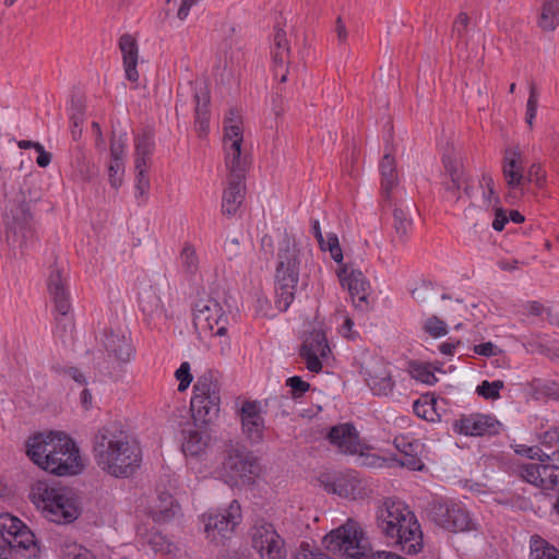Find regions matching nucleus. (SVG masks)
I'll return each mask as SVG.
<instances>
[{"instance_id": "nucleus-1", "label": "nucleus", "mask_w": 559, "mask_h": 559, "mask_svg": "<svg viewBox=\"0 0 559 559\" xmlns=\"http://www.w3.org/2000/svg\"><path fill=\"white\" fill-rule=\"evenodd\" d=\"M97 465L115 477H129L140 466L141 451L117 423L100 428L93 439Z\"/></svg>"}, {"instance_id": "nucleus-2", "label": "nucleus", "mask_w": 559, "mask_h": 559, "mask_svg": "<svg viewBox=\"0 0 559 559\" xmlns=\"http://www.w3.org/2000/svg\"><path fill=\"white\" fill-rule=\"evenodd\" d=\"M28 498L51 522L67 524L80 515L78 499L70 488L36 481L31 486Z\"/></svg>"}, {"instance_id": "nucleus-3", "label": "nucleus", "mask_w": 559, "mask_h": 559, "mask_svg": "<svg viewBox=\"0 0 559 559\" xmlns=\"http://www.w3.org/2000/svg\"><path fill=\"white\" fill-rule=\"evenodd\" d=\"M72 447V439L61 431L39 432L29 438L26 442L27 456L40 468L58 475L64 476L67 472L72 471L76 464L69 461V465L53 460L58 451H68Z\"/></svg>"}, {"instance_id": "nucleus-4", "label": "nucleus", "mask_w": 559, "mask_h": 559, "mask_svg": "<svg viewBox=\"0 0 559 559\" xmlns=\"http://www.w3.org/2000/svg\"><path fill=\"white\" fill-rule=\"evenodd\" d=\"M299 250L296 242L285 234L278 248L275 272V304L281 311H286L295 299L299 281Z\"/></svg>"}, {"instance_id": "nucleus-5", "label": "nucleus", "mask_w": 559, "mask_h": 559, "mask_svg": "<svg viewBox=\"0 0 559 559\" xmlns=\"http://www.w3.org/2000/svg\"><path fill=\"white\" fill-rule=\"evenodd\" d=\"M324 547L333 555L347 559H369L368 538L360 524L348 519L342 526L331 531L323 537Z\"/></svg>"}, {"instance_id": "nucleus-6", "label": "nucleus", "mask_w": 559, "mask_h": 559, "mask_svg": "<svg viewBox=\"0 0 559 559\" xmlns=\"http://www.w3.org/2000/svg\"><path fill=\"white\" fill-rule=\"evenodd\" d=\"M32 199L23 189L16 191L9 200L3 213V225L8 246L13 250H22L31 234L29 223Z\"/></svg>"}, {"instance_id": "nucleus-7", "label": "nucleus", "mask_w": 559, "mask_h": 559, "mask_svg": "<svg viewBox=\"0 0 559 559\" xmlns=\"http://www.w3.org/2000/svg\"><path fill=\"white\" fill-rule=\"evenodd\" d=\"M221 385L212 371L201 374L193 386L190 403L192 419L195 425H210L219 414Z\"/></svg>"}, {"instance_id": "nucleus-8", "label": "nucleus", "mask_w": 559, "mask_h": 559, "mask_svg": "<svg viewBox=\"0 0 559 559\" xmlns=\"http://www.w3.org/2000/svg\"><path fill=\"white\" fill-rule=\"evenodd\" d=\"M225 164L228 169L227 178L245 179L250 159L242 150L243 130L241 118L237 110L230 109L224 121Z\"/></svg>"}, {"instance_id": "nucleus-9", "label": "nucleus", "mask_w": 559, "mask_h": 559, "mask_svg": "<svg viewBox=\"0 0 559 559\" xmlns=\"http://www.w3.org/2000/svg\"><path fill=\"white\" fill-rule=\"evenodd\" d=\"M251 546L260 559H286L287 549L284 538L274 525L265 521L257 522L250 531Z\"/></svg>"}, {"instance_id": "nucleus-10", "label": "nucleus", "mask_w": 559, "mask_h": 559, "mask_svg": "<svg viewBox=\"0 0 559 559\" xmlns=\"http://www.w3.org/2000/svg\"><path fill=\"white\" fill-rule=\"evenodd\" d=\"M431 520L451 532H465L475 528L469 513L461 504L452 501L435 500L429 508Z\"/></svg>"}, {"instance_id": "nucleus-11", "label": "nucleus", "mask_w": 559, "mask_h": 559, "mask_svg": "<svg viewBox=\"0 0 559 559\" xmlns=\"http://www.w3.org/2000/svg\"><path fill=\"white\" fill-rule=\"evenodd\" d=\"M227 321L228 318L217 300L206 298L195 302L193 324L200 334L223 336L227 332Z\"/></svg>"}, {"instance_id": "nucleus-12", "label": "nucleus", "mask_w": 559, "mask_h": 559, "mask_svg": "<svg viewBox=\"0 0 559 559\" xmlns=\"http://www.w3.org/2000/svg\"><path fill=\"white\" fill-rule=\"evenodd\" d=\"M382 534L406 555H416L424 547L423 531L412 511L406 512V515L397 523L393 532L384 531Z\"/></svg>"}, {"instance_id": "nucleus-13", "label": "nucleus", "mask_w": 559, "mask_h": 559, "mask_svg": "<svg viewBox=\"0 0 559 559\" xmlns=\"http://www.w3.org/2000/svg\"><path fill=\"white\" fill-rule=\"evenodd\" d=\"M0 537L3 545L13 549L33 550L35 556L37 543L34 533L19 518L10 514H0Z\"/></svg>"}, {"instance_id": "nucleus-14", "label": "nucleus", "mask_w": 559, "mask_h": 559, "mask_svg": "<svg viewBox=\"0 0 559 559\" xmlns=\"http://www.w3.org/2000/svg\"><path fill=\"white\" fill-rule=\"evenodd\" d=\"M241 519V509L238 501L230 502L227 509L210 512L202 515L204 531L207 538L216 539L217 536L226 537L238 525Z\"/></svg>"}, {"instance_id": "nucleus-15", "label": "nucleus", "mask_w": 559, "mask_h": 559, "mask_svg": "<svg viewBox=\"0 0 559 559\" xmlns=\"http://www.w3.org/2000/svg\"><path fill=\"white\" fill-rule=\"evenodd\" d=\"M223 468L230 481L235 484L238 480L250 483L260 472L258 459L251 452L239 449L229 451Z\"/></svg>"}, {"instance_id": "nucleus-16", "label": "nucleus", "mask_w": 559, "mask_h": 559, "mask_svg": "<svg viewBox=\"0 0 559 559\" xmlns=\"http://www.w3.org/2000/svg\"><path fill=\"white\" fill-rule=\"evenodd\" d=\"M365 380L374 395H389L394 381L389 364L381 357H372L362 366Z\"/></svg>"}, {"instance_id": "nucleus-17", "label": "nucleus", "mask_w": 559, "mask_h": 559, "mask_svg": "<svg viewBox=\"0 0 559 559\" xmlns=\"http://www.w3.org/2000/svg\"><path fill=\"white\" fill-rule=\"evenodd\" d=\"M520 476L542 490L559 489V467L552 464L527 463L520 466Z\"/></svg>"}, {"instance_id": "nucleus-18", "label": "nucleus", "mask_w": 559, "mask_h": 559, "mask_svg": "<svg viewBox=\"0 0 559 559\" xmlns=\"http://www.w3.org/2000/svg\"><path fill=\"white\" fill-rule=\"evenodd\" d=\"M330 347L325 334L320 330H313L304 340L300 347V356L306 361L307 369L311 372L322 370L321 358H325Z\"/></svg>"}, {"instance_id": "nucleus-19", "label": "nucleus", "mask_w": 559, "mask_h": 559, "mask_svg": "<svg viewBox=\"0 0 559 559\" xmlns=\"http://www.w3.org/2000/svg\"><path fill=\"white\" fill-rule=\"evenodd\" d=\"M502 175L507 187L510 190L508 197L518 190H521V192L524 193L525 178L523 155L519 146L508 147L504 150L502 160Z\"/></svg>"}, {"instance_id": "nucleus-20", "label": "nucleus", "mask_w": 559, "mask_h": 559, "mask_svg": "<svg viewBox=\"0 0 559 559\" xmlns=\"http://www.w3.org/2000/svg\"><path fill=\"white\" fill-rule=\"evenodd\" d=\"M338 277L343 287L348 289L356 308L366 310L368 308V295L370 285L361 271L344 265Z\"/></svg>"}, {"instance_id": "nucleus-21", "label": "nucleus", "mask_w": 559, "mask_h": 559, "mask_svg": "<svg viewBox=\"0 0 559 559\" xmlns=\"http://www.w3.org/2000/svg\"><path fill=\"white\" fill-rule=\"evenodd\" d=\"M320 481L328 492L344 498L357 499L362 493V484L356 472L340 474L335 477L322 475Z\"/></svg>"}, {"instance_id": "nucleus-22", "label": "nucleus", "mask_w": 559, "mask_h": 559, "mask_svg": "<svg viewBox=\"0 0 559 559\" xmlns=\"http://www.w3.org/2000/svg\"><path fill=\"white\" fill-rule=\"evenodd\" d=\"M328 439L341 453H362L359 436L353 424L345 423L333 426L328 433Z\"/></svg>"}, {"instance_id": "nucleus-23", "label": "nucleus", "mask_w": 559, "mask_h": 559, "mask_svg": "<svg viewBox=\"0 0 559 559\" xmlns=\"http://www.w3.org/2000/svg\"><path fill=\"white\" fill-rule=\"evenodd\" d=\"M454 427L460 433L466 436H491L499 432L500 423L489 415L472 414L463 416Z\"/></svg>"}, {"instance_id": "nucleus-24", "label": "nucleus", "mask_w": 559, "mask_h": 559, "mask_svg": "<svg viewBox=\"0 0 559 559\" xmlns=\"http://www.w3.org/2000/svg\"><path fill=\"white\" fill-rule=\"evenodd\" d=\"M416 205L411 200H400L393 204V229L395 238L401 243L408 240L409 234L414 226V214Z\"/></svg>"}, {"instance_id": "nucleus-25", "label": "nucleus", "mask_w": 559, "mask_h": 559, "mask_svg": "<svg viewBox=\"0 0 559 559\" xmlns=\"http://www.w3.org/2000/svg\"><path fill=\"white\" fill-rule=\"evenodd\" d=\"M242 431L251 443H260L263 440L264 419L260 414L258 402L247 401L240 408Z\"/></svg>"}, {"instance_id": "nucleus-26", "label": "nucleus", "mask_w": 559, "mask_h": 559, "mask_svg": "<svg viewBox=\"0 0 559 559\" xmlns=\"http://www.w3.org/2000/svg\"><path fill=\"white\" fill-rule=\"evenodd\" d=\"M48 292L55 304L56 311L66 318L71 309L70 296L67 288V280L62 276V270L53 267L48 277Z\"/></svg>"}, {"instance_id": "nucleus-27", "label": "nucleus", "mask_w": 559, "mask_h": 559, "mask_svg": "<svg viewBox=\"0 0 559 559\" xmlns=\"http://www.w3.org/2000/svg\"><path fill=\"white\" fill-rule=\"evenodd\" d=\"M409 508L402 501L388 499L377 511V525L381 533L393 532L397 523L404 519Z\"/></svg>"}, {"instance_id": "nucleus-28", "label": "nucleus", "mask_w": 559, "mask_h": 559, "mask_svg": "<svg viewBox=\"0 0 559 559\" xmlns=\"http://www.w3.org/2000/svg\"><path fill=\"white\" fill-rule=\"evenodd\" d=\"M223 60L219 63V67L223 69L221 81L223 83H229L230 80L236 76V72L243 59V52L238 41L228 38L223 41Z\"/></svg>"}, {"instance_id": "nucleus-29", "label": "nucleus", "mask_w": 559, "mask_h": 559, "mask_svg": "<svg viewBox=\"0 0 559 559\" xmlns=\"http://www.w3.org/2000/svg\"><path fill=\"white\" fill-rule=\"evenodd\" d=\"M119 48L122 53L126 78L131 82H138L139 72L136 66L139 49L135 38L130 34H123L119 38Z\"/></svg>"}, {"instance_id": "nucleus-30", "label": "nucleus", "mask_w": 559, "mask_h": 559, "mask_svg": "<svg viewBox=\"0 0 559 559\" xmlns=\"http://www.w3.org/2000/svg\"><path fill=\"white\" fill-rule=\"evenodd\" d=\"M205 426L194 424L193 428L186 431L182 442V451L186 455L200 456L205 453L210 443V435Z\"/></svg>"}, {"instance_id": "nucleus-31", "label": "nucleus", "mask_w": 559, "mask_h": 559, "mask_svg": "<svg viewBox=\"0 0 559 559\" xmlns=\"http://www.w3.org/2000/svg\"><path fill=\"white\" fill-rule=\"evenodd\" d=\"M227 188L224 190L222 212L224 215H234L245 200V179L227 178Z\"/></svg>"}, {"instance_id": "nucleus-32", "label": "nucleus", "mask_w": 559, "mask_h": 559, "mask_svg": "<svg viewBox=\"0 0 559 559\" xmlns=\"http://www.w3.org/2000/svg\"><path fill=\"white\" fill-rule=\"evenodd\" d=\"M138 296L139 307L145 316L155 318L163 314V302L155 286L150 284L141 285Z\"/></svg>"}, {"instance_id": "nucleus-33", "label": "nucleus", "mask_w": 559, "mask_h": 559, "mask_svg": "<svg viewBox=\"0 0 559 559\" xmlns=\"http://www.w3.org/2000/svg\"><path fill=\"white\" fill-rule=\"evenodd\" d=\"M380 174L382 195L386 202H391V192L399 183V176L395 158L392 156L390 150L384 153L380 162Z\"/></svg>"}, {"instance_id": "nucleus-34", "label": "nucleus", "mask_w": 559, "mask_h": 559, "mask_svg": "<svg viewBox=\"0 0 559 559\" xmlns=\"http://www.w3.org/2000/svg\"><path fill=\"white\" fill-rule=\"evenodd\" d=\"M102 342L106 350L116 358L122 361L129 360L132 349L123 332H116L114 330L105 331Z\"/></svg>"}, {"instance_id": "nucleus-35", "label": "nucleus", "mask_w": 559, "mask_h": 559, "mask_svg": "<svg viewBox=\"0 0 559 559\" xmlns=\"http://www.w3.org/2000/svg\"><path fill=\"white\" fill-rule=\"evenodd\" d=\"M180 511V507L174 500L173 496L162 492L156 503L151 508L150 514L154 522L163 523L174 519Z\"/></svg>"}, {"instance_id": "nucleus-36", "label": "nucleus", "mask_w": 559, "mask_h": 559, "mask_svg": "<svg viewBox=\"0 0 559 559\" xmlns=\"http://www.w3.org/2000/svg\"><path fill=\"white\" fill-rule=\"evenodd\" d=\"M271 53L274 75H277L278 69H282L285 64H288L290 53L286 33L282 28H277L275 31Z\"/></svg>"}, {"instance_id": "nucleus-37", "label": "nucleus", "mask_w": 559, "mask_h": 559, "mask_svg": "<svg viewBox=\"0 0 559 559\" xmlns=\"http://www.w3.org/2000/svg\"><path fill=\"white\" fill-rule=\"evenodd\" d=\"M193 97L195 100V123L199 133H206L209 121V103L210 97L204 86L193 87Z\"/></svg>"}, {"instance_id": "nucleus-38", "label": "nucleus", "mask_w": 559, "mask_h": 559, "mask_svg": "<svg viewBox=\"0 0 559 559\" xmlns=\"http://www.w3.org/2000/svg\"><path fill=\"white\" fill-rule=\"evenodd\" d=\"M138 536L155 552L170 554L175 548L174 544L169 542L166 536L157 531H147V528L140 526L138 528Z\"/></svg>"}, {"instance_id": "nucleus-39", "label": "nucleus", "mask_w": 559, "mask_h": 559, "mask_svg": "<svg viewBox=\"0 0 559 559\" xmlns=\"http://www.w3.org/2000/svg\"><path fill=\"white\" fill-rule=\"evenodd\" d=\"M155 147V142L153 134L148 131L143 132L142 134L135 138V160L134 165L140 166H150V158L153 154Z\"/></svg>"}, {"instance_id": "nucleus-40", "label": "nucleus", "mask_w": 559, "mask_h": 559, "mask_svg": "<svg viewBox=\"0 0 559 559\" xmlns=\"http://www.w3.org/2000/svg\"><path fill=\"white\" fill-rule=\"evenodd\" d=\"M559 25V0H545L538 19V26L545 31H554Z\"/></svg>"}, {"instance_id": "nucleus-41", "label": "nucleus", "mask_w": 559, "mask_h": 559, "mask_svg": "<svg viewBox=\"0 0 559 559\" xmlns=\"http://www.w3.org/2000/svg\"><path fill=\"white\" fill-rule=\"evenodd\" d=\"M442 163L445 174L450 178L463 176V162L461 152L453 146H449L443 153Z\"/></svg>"}, {"instance_id": "nucleus-42", "label": "nucleus", "mask_w": 559, "mask_h": 559, "mask_svg": "<svg viewBox=\"0 0 559 559\" xmlns=\"http://www.w3.org/2000/svg\"><path fill=\"white\" fill-rule=\"evenodd\" d=\"M530 559H559V550L538 536L531 539Z\"/></svg>"}, {"instance_id": "nucleus-43", "label": "nucleus", "mask_w": 559, "mask_h": 559, "mask_svg": "<svg viewBox=\"0 0 559 559\" xmlns=\"http://www.w3.org/2000/svg\"><path fill=\"white\" fill-rule=\"evenodd\" d=\"M53 460L55 461H59L60 463H64L67 465H69V461L72 459L74 460L72 464H76L75 467L71 468L72 471L70 472H67L64 476L67 475H76L79 474L82 469H83V463L81 461V456H80V453H79V449L76 448L74 441L72 440V447H69L67 453L66 451H58V454H55L53 455Z\"/></svg>"}, {"instance_id": "nucleus-44", "label": "nucleus", "mask_w": 559, "mask_h": 559, "mask_svg": "<svg viewBox=\"0 0 559 559\" xmlns=\"http://www.w3.org/2000/svg\"><path fill=\"white\" fill-rule=\"evenodd\" d=\"M180 260L182 267L189 274H194L199 269V258L197 254V250L193 245L186 242L181 253Z\"/></svg>"}, {"instance_id": "nucleus-45", "label": "nucleus", "mask_w": 559, "mask_h": 559, "mask_svg": "<svg viewBox=\"0 0 559 559\" xmlns=\"http://www.w3.org/2000/svg\"><path fill=\"white\" fill-rule=\"evenodd\" d=\"M85 115V106L81 100H72V114H71V123L72 130L71 134L73 140L78 141L82 135V129L80 126L84 122Z\"/></svg>"}, {"instance_id": "nucleus-46", "label": "nucleus", "mask_w": 559, "mask_h": 559, "mask_svg": "<svg viewBox=\"0 0 559 559\" xmlns=\"http://www.w3.org/2000/svg\"><path fill=\"white\" fill-rule=\"evenodd\" d=\"M62 559H95L94 555L76 543L64 542L60 546Z\"/></svg>"}, {"instance_id": "nucleus-47", "label": "nucleus", "mask_w": 559, "mask_h": 559, "mask_svg": "<svg viewBox=\"0 0 559 559\" xmlns=\"http://www.w3.org/2000/svg\"><path fill=\"white\" fill-rule=\"evenodd\" d=\"M425 333L433 338H440L448 334L447 323L437 316H430L423 322Z\"/></svg>"}, {"instance_id": "nucleus-48", "label": "nucleus", "mask_w": 559, "mask_h": 559, "mask_svg": "<svg viewBox=\"0 0 559 559\" xmlns=\"http://www.w3.org/2000/svg\"><path fill=\"white\" fill-rule=\"evenodd\" d=\"M150 166H143V164H140V166H135V183L134 188L136 191L138 198H146L147 191L150 189V179L147 176V170Z\"/></svg>"}, {"instance_id": "nucleus-49", "label": "nucleus", "mask_w": 559, "mask_h": 559, "mask_svg": "<svg viewBox=\"0 0 559 559\" xmlns=\"http://www.w3.org/2000/svg\"><path fill=\"white\" fill-rule=\"evenodd\" d=\"M503 386L504 383L501 380L492 382L485 380L477 386L476 392L487 400H497L500 397V390Z\"/></svg>"}, {"instance_id": "nucleus-50", "label": "nucleus", "mask_w": 559, "mask_h": 559, "mask_svg": "<svg viewBox=\"0 0 559 559\" xmlns=\"http://www.w3.org/2000/svg\"><path fill=\"white\" fill-rule=\"evenodd\" d=\"M525 185L533 182L537 188H543L546 185L547 175L543 168V165L538 162L533 163L528 169L527 174H524Z\"/></svg>"}, {"instance_id": "nucleus-51", "label": "nucleus", "mask_w": 559, "mask_h": 559, "mask_svg": "<svg viewBox=\"0 0 559 559\" xmlns=\"http://www.w3.org/2000/svg\"><path fill=\"white\" fill-rule=\"evenodd\" d=\"M124 171L123 160L110 159L108 165V177L110 186L114 189H118L122 183V176Z\"/></svg>"}, {"instance_id": "nucleus-52", "label": "nucleus", "mask_w": 559, "mask_h": 559, "mask_svg": "<svg viewBox=\"0 0 559 559\" xmlns=\"http://www.w3.org/2000/svg\"><path fill=\"white\" fill-rule=\"evenodd\" d=\"M538 106V92L534 83L530 87V96L526 103V123L533 128V121L536 117Z\"/></svg>"}, {"instance_id": "nucleus-53", "label": "nucleus", "mask_w": 559, "mask_h": 559, "mask_svg": "<svg viewBox=\"0 0 559 559\" xmlns=\"http://www.w3.org/2000/svg\"><path fill=\"white\" fill-rule=\"evenodd\" d=\"M394 445L400 452L401 456L405 455L408 452H414L416 450H423V444L418 440L409 439L408 437H396L394 439Z\"/></svg>"}, {"instance_id": "nucleus-54", "label": "nucleus", "mask_w": 559, "mask_h": 559, "mask_svg": "<svg viewBox=\"0 0 559 559\" xmlns=\"http://www.w3.org/2000/svg\"><path fill=\"white\" fill-rule=\"evenodd\" d=\"M421 450H416L414 452H408L405 455L401 456L397 462L401 466L407 467L411 471H421L425 465L419 457V453Z\"/></svg>"}, {"instance_id": "nucleus-55", "label": "nucleus", "mask_w": 559, "mask_h": 559, "mask_svg": "<svg viewBox=\"0 0 559 559\" xmlns=\"http://www.w3.org/2000/svg\"><path fill=\"white\" fill-rule=\"evenodd\" d=\"M175 376L176 379L179 381L178 391H186L193 380V377L190 373V364L187 361L182 362L180 367L176 370Z\"/></svg>"}, {"instance_id": "nucleus-56", "label": "nucleus", "mask_w": 559, "mask_h": 559, "mask_svg": "<svg viewBox=\"0 0 559 559\" xmlns=\"http://www.w3.org/2000/svg\"><path fill=\"white\" fill-rule=\"evenodd\" d=\"M295 559H332L320 550H314L308 543H302Z\"/></svg>"}, {"instance_id": "nucleus-57", "label": "nucleus", "mask_w": 559, "mask_h": 559, "mask_svg": "<svg viewBox=\"0 0 559 559\" xmlns=\"http://www.w3.org/2000/svg\"><path fill=\"white\" fill-rule=\"evenodd\" d=\"M286 385H288L292 389V393L295 399L300 397L310 389V384L304 381L298 376L288 378L286 381Z\"/></svg>"}, {"instance_id": "nucleus-58", "label": "nucleus", "mask_w": 559, "mask_h": 559, "mask_svg": "<svg viewBox=\"0 0 559 559\" xmlns=\"http://www.w3.org/2000/svg\"><path fill=\"white\" fill-rule=\"evenodd\" d=\"M516 453L525 455L528 459H538L540 462H545L546 460H549V455L546 453H543L542 450L538 447H526L521 445L520 449L515 450Z\"/></svg>"}, {"instance_id": "nucleus-59", "label": "nucleus", "mask_w": 559, "mask_h": 559, "mask_svg": "<svg viewBox=\"0 0 559 559\" xmlns=\"http://www.w3.org/2000/svg\"><path fill=\"white\" fill-rule=\"evenodd\" d=\"M93 168L94 165H92L90 162L85 160L84 157L78 159V169H76V176L82 181H90L93 177Z\"/></svg>"}, {"instance_id": "nucleus-60", "label": "nucleus", "mask_w": 559, "mask_h": 559, "mask_svg": "<svg viewBox=\"0 0 559 559\" xmlns=\"http://www.w3.org/2000/svg\"><path fill=\"white\" fill-rule=\"evenodd\" d=\"M414 377L423 383L426 384H435L437 382V377L428 367H418L414 369Z\"/></svg>"}, {"instance_id": "nucleus-61", "label": "nucleus", "mask_w": 559, "mask_h": 559, "mask_svg": "<svg viewBox=\"0 0 559 559\" xmlns=\"http://www.w3.org/2000/svg\"><path fill=\"white\" fill-rule=\"evenodd\" d=\"M469 23V17L466 13L461 12L456 20L454 21L453 25V34L456 35L459 38H462L466 31Z\"/></svg>"}, {"instance_id": "nucleus-62", "label": "nucleus", "mask_w": 559, "mask_h": 559, "mask_svg": "<svg viewBox=\"0 0 559 559\" xmlns=\"http://www.w3.org/2000/svg\"><path fill=\"white\" fill-rule=\"evenodd\" d=\"M431 287L429 284L423 283L419 286L412 289L411 294L414 300L418 302H426L429 299Z\"/></svg>"}, {"instance_id": "nucleus-63", "label": "nucleus", "mask_w": 559, "mask_h": 559, "mask_svg": "<svg viewBox=\"0 0 559 559\" xmlns=\"http://www.w3.org/2000/svg\"><path fill=\"white\" fill-rule=\"evenodd\" d=\"M508 221L509 218L507 217L506 212L500 206H496L492 228L497 231H501L504 228Z\"/></svg>"}, {"instance_id": "nucleus-64", "label": "nucleus", "mask_w": 559, "mask_h": 559, "mask_svg": "<svg viewBox=\"0 0 559 559\" xmlns=\"http://www.w3.org/2000/svg\"><path fill=\"white\" fill-rule=\"evenodd\" d=\"M474 352L480 356L491 357L497 355V346L491 342H487L474 346Z\"/></svg>"}]
</instances>
